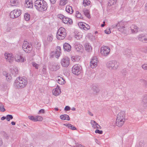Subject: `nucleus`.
I'll return each instance as SVG.
<instances>
[{
  "mask_svg": "<svg viewBox=\"0 0 147 147\" xmlns=\"http://www.w3.org/2000/svg\"><path fill=\"white\" fill-rule=\"evenodd\" d=\"M125 112L121 111L118 114L116 120V125L120 127L123 125L125 120Z\"/></svg>",
  "mask_w": 147,
  "mask_h": 147,
  "instance_id": "1",
  "label": "nucleus"
},
{
  "mask_svg": "<svg viewBox=\"0 0 147 147\" xmlns=\"http://www.w3.org/2000/svg\"><path fill=\"white\" fill-rule=\"evenodd\" d=\"M27 81L24 78H17L15 80L14 85L18 88L24 87L27 84Z\"/></svg>",
  "mask_w": 147,
  "mask_h": 147,
  "instance_id": "2",
  "label": "nucleus"
},
{
  "mask_svg": "<svg viewBox=\"0 0 147 147\" xmlns=\"http://www.w3.org/2000/svg\"><path fill=\"white\" fill-rule=\"evenodd\" d=\"M34 7L36 9H47L48 6L45 1L37 0L35 1Z\"/></svg>",
  "mask_w": 147,
  "mask_h": 147,
  "instance_id": "3",
  "label": "nucleus"
},
{
  "mask_svg": "<svg viewBox=\"0 0 147 147\" xmlns=\"http://www.w3.org/2000/svg\"><path fill=\"white\" fill-rule=\"evenodd\" d=\"M67 35L65 29L63 27L60 28L58 29L57 34V38L59 40L64 39Z\"/></svg>",
  "mask_w": 147,
  "mask_h": 147,
  "instance_id": "4",
  "label": "nucleus"
},
{
  "mask_svg": "<svg viewBox=\"0 0 147 147\" xmlns=\"http://www.w3.org/2000/svg\"><path fill=\"white\" fill-rule=\"evenodd\" d=\"M22 48L24 51L27 53H30L32 50V46L31 44L26 41L24 42Z\"/></svg>",
  "mask_w": 147,
  "mask_h": 147,
  "instance_id": "5",
  "label": "nucleus"
},
{
  "mask_svg": "<svg viewBox=\"0 0 147 147\" xmlns=\"http://www.w3.org/2000/svg\"><path fill=\"white\" fill-rule=\"evenodd\" d=\"M61 53V48L60 47H57L56 49L51 53V56L52 57L58 58Z\"/></svg>",
  "mask_w": 147,
  "mask_h": 147,
  "instance_id": "6",
  "label": "nucleus"
},
{
  "mask_svg": "<svg viewBox=\"0 0 147 147\" xmlns=\"http://www.w3.org/2000/svg\"><path fill=\"white\" fill-rule=\"evenodd\" d=\"M59 18L62 20L63 22L65 24L71 25L73 24V22L70 18L65 17L63 15L60 14L59 16Z\"/></svg>",
  "mask_w": 147,
  "mask_h": 147,
  "instance_id": "7",
  "label": "nucleus"
},
{
  "mask_svg": "<svg viewBox=\"0 0 147 147\" xmlns=\"http://www.w3.org/2000/svg\"><path fill=\"white\" fill-rule=\"evenodd\" d=\"M72 71L73 73L78 75L81 72V67L78 64L75 65L72 68Z\"/></svg>",
  "mask_w": 147,
  "mask_h": 147,
  "instance_id": "8",
  "label": "nucleus"
},
{
  "mask_svg": "<svg viewBox=\"0 0 147 147\" xmlns=\"http://www.w3.org/2000/svg\"><path fill=\"white\" fill-rule=\"evenodd\" d=\"M110 51L109 47L107 46H102L101 47L100 52L102 55L106 56L109 54Z\"/></svg>",
  "mask_w": 147,
  "mask_h": 147,
  "instance_id": "9",
  "label": "nucleus"
},
{
  "mask_svg": "<svg viewBox=\"0 0 147 147\" xmlns=\"http://www.w3.org/2000/svg\"><path fill=\"white\" fill-rule=\"evenodd\" d=\"M61 64L62 66L63 67H68L70 64L69 58L67 57H64L61 60Z\"/></svg>",
  "mask_w": 147,
  "mask_h": 147,
  "instance_id": "10",
  "label": "nucleus"
},
{
  "mask_svg": "<svg viewBox=\"0 0 147 147\" xmlns=\"http://www.w3.org/2000/svg\"><path fill=\"white\" fill-rule=\"evenodd\" d=\"M4 56L6 61L10 63H12L14 60V57L11 53H5L4 54Z\"/></svg>",
  "mask_w": 147,
  "mask_h": 147,
  "instance_id": "11",
  "label": "nucleus"
},
{
  "mask_svg": "<svg viewBox=\"0 0 147 147\" xmlns=\"http://www.w3.org/2000/svg\"><path fill=\"white\" fill-rule=\"evenodd\" d=\"M119 63L115 61H111L107 64V66L109 69H116L118 67Z\"/></svg>",
  "mask_w": 147,
  "mask_h": 147,
  "instance_id": "12",
  "label": "nucleus"
},
{
  "mask_svg": "<svg viewBox=\"0 0 147 147\" xmlns=\"http://www.w3.org/2000/svg\"><path fill=\"white\" fill-rule=\"evenodd\" d=\"M21 14L20 10H13L10 13L11 18H14L20 16Z\"/></svg>",
  "mask_w": 147,
  "mask_h": 147,
  "instance_id": "13",
  "label": "nucleus"
},
{
  "mask_svg": "<svg viewBox=\"0 0 147 147\" xmlns=\"http://www.w3.org/2000/svg\"><path fill=\"white\" fill-rule=\"evenodd\" d=\"M78 25L81 29L85 31L88 30L90 29V27L89 25L84 22H79L78 23Z\"/></svg>",
  "mask_w": 147,
  "mask_h": 147,
  "instance_id": "14",
  "label": "nucleus"
},
{
  "mask_svg": "<svg viewBox=\"0 0 147 147\" xmlns=\"http://www.w3.org/2000/svg\"><path fill=\"white\" fill-rule=\"evenodd\" d=\"M98 61L96 57H93L90 63V65L92 68H94L97 65Z\"/></svg>",
  "mask_w": 147,
  "mask_h": 147,
  "instance_id": "15",
  "label": "nucleus"
},
{
  "mask_svg": "<svg viewBox=\"0 0 147 147\" xmlns=\"http://www.w3.org/2000/svg\"><path fill=\"white\" fill-rule=\"evenodd\" d=\"M84 49L88 53H90L92 51V47L89 43H85L84 45Z\"/></svg>",
  "mask_w": 147,
  "mask_h": 147,
  "instance_id": "16",
  "label": "nucleus"
},
{
  "mask_svg": "<svg viewBox=\"0 0 147 147\" xmlns=\"http://www.w3.org/2000/svg\"><path fill=\"white\" fill-rule=\"evenodd\" d=\"M138 40L147 43V34H140L138 36Z\"/></svg>",
  "mask_w": 147,
  "mask_h": 147,
  "instance_id": "17",
  "label": "nucleus"
},
{
  "mask_svg": "<svg viewBox=\"0 0 147 147\" xmlns=\"http://www.w3.org/2000/svg\"><path fill=\"white\" fill-rule=\"evenodd\" d=\"M25 2L24 6L26 8L32 9L33 8L32 0H26Z\"/></svg>",
  "mask_w": 147,
  "mask_h": 147,
  "instance_id": "18",
  "label": "nucleus"
},
{
  "mask_svg": "<svg viewBox=\"0 0 147 147\" xmlns=\"http://www.w3.org/2000/svg\"><path fill=\"white\" fill-rule=\"evenodd\" d=\"M52 93L55 96H57L59 95L61 93L59 87L57 86L53 90Z\"/></svg>",
  "mask_w": 147,
  "mask_h": 147,
  "instance_id": "19",
  "label": "nucleus"
},
{
  "mask_svg": "<svg viewBox=\"0 0 147 147\" xmlns=\"http://www.w3.org/2000/svg\"><path fill=\"white\" fill-rule=\"evenodd\" d=\"M74 36L75 38L77 39L80 40L83 37V34L81 32L76 31L75 32Z\"/></svg>",
  "mask_w": 147,
  "mask_h": 147,
  "instance_id": "20",
  "label": "nucleus"
},
{
  "mask_svg": "<svg viewBox=\"0 0 147 147\" xmlns=\"http://www.w3.org/2000/svg\"><path fill=\"white\" fill-rule=\"evenodd\" d=\"M141 102L144 107H147V95H144L143 96Z\"/></svg>",
  "mask_w": 147,
  "mask_h": 147,
  "instance_id": "21",
  "label": "nucleus"
},
{
  "mask_svg": "<svg viewBox=\"0 0 147 147\" xmlns=\"http://www.w3.org/2000/svg\"><path fill=\"white\" fill-rule=\"evenodd\" d=\"M15 59L17 62H22L25 60V59L20 55H17L16 56Z\"/></svg>",
  "mask_w": 147,
  "mask_h": 147,
  "instance_id": "22",
  "label": "nucleus"
},
{
  "mask_svg": "<svg viewBox=\"0 0 147 147\" xmlns=\"http://www.w3.org/2000/svg\"><path fill=\"white\" fill-rule=\"evenodd\" d=\"M91 123L92 127L94 128L99 129L101 128L100 126L98 124L94 121L92 120L91 121Z\"/></svg>",
  "mask_w": 147,
  "mask_h": 147,
  "instance_id": "23",
  "label": "nucleus"
},
{
  "mask_svg": "<svg viewBox=\"0 0 147 147\" xmlns=\"http://www.w3.org/2000/svg\"><path fill=\"white\" fill-rule=\"evenodd\" d=\"M56 80L58 83L60 84H64L65 83V81L64 79L60 76H58Z\"/></svg>",
  "mask_w": 147,
  "mask_h": 147,
  "instance_id": "24",
  "label": "nucleus"
},
{
  "mask_svg": "<svg viewBox=\"0 0 147 147\" xmlns=\"http://www.w3.org/2000/svg\"><path fill=\"white\" fill-rule=\"evenodd\" d=\"M132 33H135L138 32V28L136 26L132 25L130 27Z\"/></svg>",
  "mask_w": 147,
  "mask_h": 147,
  "instance_id": "25",
  "label": "nucleus"
},
{
  "mask_svg": "<svg viewBox=\"0 0 147 147\" xmlns=\"http://www.w3.org/2000/svg\"><path fill=\"white\" fill-rule=\"evenodd\" d=\"M19 4L17 0H10V5L12 6H17Z\"/></svg>",
  "mask_w": 147,
  "mask_h": 147,
  "instance_id": "26",
  "label": "nucleus"
},
{
  "mask_svg": "<svg viewBox=\"0 0 147 147\" xmlns=\"http://www.w3.org/2000/svg\"><path fill=\"white\" fill-rule=\"evenodd\" d=\"M64 49L67 51H69L71 50V47L70 45L68 43H65L63 45Z\"/></svg>",
  "mask_w": 147,
  "mask_h": 147,
  "instance_id": "27",
  "label": "nucleus"
},
{
  "mask_svg": "<svg viewBox=\"0 0 147 147\" xmlns=\"http://www.w3.org/2000/svg\"><path fill=\"white\" fill-rule=\"evenodd\" d=\"M60 118L61 119L63 120H69V117L68 115H60Z\"/></svg>",
  "mask_w": 147,
  "mask_h": 147,
  "instance_id": "28",
  "label": "nucleus"
},
{
  "mask_svg": "<svg viewBox=\"0 0 147 147\" xmlns=\"http://www.w3.org/2000/svg\"><path fill=\"white\" fill-rule=\"evenodd\" d=\"M75 47L76 51H81L83 49L82 46L81 45H76Z\"/></svg>",
  "mask_w": 147,
  "mask_h": 147,
  "instance_id": "29",
  "label": "nucleus"
},
{
  "mask_svg": "<svg viewBox=\"0 0 147 147\" xmlns=\"http://www.w3.org/2000/svg\"><path fill=\"white\" fill-rule=\"evenodd\" d=\"M71 60L74 62L77 61L79 60L80 58L77 56H72L71 57Z\"/></svg>",
  "mask_w": 147,
  "mask_h": 147,
  "instance_id": "30",
  "label": "nucleus"
},
{
  "mask_svg": "<svg viewBox=\"0 0 147 147\" xmlns=\"http://www.w3.org/2000/svg\"><path fill=\"white\" fill-rule=\"evenodd\" d=\"M84 14L88 18H90V12L88 10H84L83 11Z\"/></svg>",
  "mask_w": 147,
  "mask_h": 147,
  "instance_id": "31",
  "label": "nucleus"
},
{
  "mask_svg": "<svg viewBox=\"0 0 147 147\" xmlns=\"http://www.w3.org/2000/svg\"><path fill=\"white\" fill-rule=\"evenodd\" d=\"M67 3V0H60L59 3V5L63 6L66 4Z\"/></svg>",
  "mask_w": 147,
  "mask_h": 147,
  "instance_id": "32",
  "label": "nucleus"
},
{
  "mask_svg": "<svg viewBox=\"0 0 147 147\" xmlns=\"http://www.w3.org/2000/svg\"><path fill=\"white\" fill-rule=\"evenodd\" d=\"M90 3V2L89 0H84L83 5L84 6L86 7L89 5Z\"/></svg>",
  "mask_w": 147,
  "mask_h": 147,
  "instance_id": "33",
  "label": "nucleus"
},
{
  "mask_svg": "<svg viewBox=\"0 0 147 147\" xmlns=\"http://www.w3.org/2000/svg\"><path fill=\"white\" fill-rule=\"evenodd\" d=\"M117 0H109L108 3V5L109 6L113 5L116 3Z\"/></svg>",
  "mask_w": 147,
  "mask_h": 147,
  "instance_id": "34",
  "label": "nucleus"
},
{
  "mask_svg": "<svg viewBox=\"0 0 147 147\" xmlns=\"http://www.w3.org/2000/svg\"><path fill=\"white\" fill-rule=\"evenodd\" d=\"M24 17L25 20L26 21H28L30 18V15L27 13L25 14Z\"/></svg>",
  "mask_w": 147,
  "mask_h": 147,
  "instance_id": "35",
  "label": "nucleus"
},
{
  "mask_svg": "<svg viewBox=\"0 0 147 147\" xmlns=\"http://www.w3.org/2000/svg\"><path fill=\"white\" fill-rule=\"evenodd\" d=\"M120 27L118 28L119 30L121 32H123L125 30V27L122 24H120Z\"/></svg>",
  "mask_w": 147,
  "mask_h": 147,
  "instance_id": "36",
  "label": "nucleus"
},
{
  "mask_svg": "<svg viewBox=\"0 0 147 147\" xmlns=\"http://www.w3.org/2000/svg\"><path fill=\"white\" fill-rule=\"evenodd\" d=\"M35 121H41L43 120V118L42 117L40 116H37L35 117Z\"/></svg>",
  "mask_w": 147,
  "mask_h": 147,
  "instance_id": "37",
  "label": "nucleus"
},
{
  "mask_svg": "<svg viewBox=\"0 0 147 147\" xmlns=\"http://www.w3.org/2000/svg\"><path fill=\"white\" fill-rule=\"evenodd\" d=\"M5 111L3 105L1 102H0V111L2 112H4Z\"/></svg>",
  "mask_w": 147,
  "mask_h": 147,
  "instance_id": "38",
  "label": "nucleus"
},
{
  "mask_svg": "<svg viewBox=\"0 0 147 147\" xmlns=\"http://www.w3.org/2000/svg\"><path fill=\"white\" fill-rule=\"evenodd\" d=\"M76 17L78 18H82V15L78 11H76Z\"/></svg>",
  "mask_w": 147,
  "mask_h": 147,
  "instance_id": "39",
  "label": "nucleus"
},
{
  "mask_svg": "<svg viewBox=\"0 0 147 147\" xmlns=\"http://www.w3.org/2000/svg\"><path fill=\"white\" fill-rule=\"evenodd\" d=\"M6 77V79L8 81H9L12 79V77L10 74L9 73H7L6 75L5 76Z\"/></svg>",
  "mask_w": 147,
  "mask_h": 147,
  "instance_id": "40",
  "label": "nucleus"
},
{
  "mask_svg": "<svg viewBox=\"0 0 147 147\" xmlns=\"http://www.w3.org/2000/svg\"><path fill=\"white\" fill-rule=\"evenodd\" d=\"M13 118V117L12 115H7L6 117V119L8 121H9L10 119H12Z\"/></svg>",
  "mask_w": 147,
  "mask_h": 147,
  "instance_id": "41",
  "label": "nucleus"
},
{
  "mask_svg": "<svg viewBox=\"0 0 147 147\" xmlns=\"http://www.w3.org/2000/svg\"><path fill=\"white\" fill-rule=\"evenodd\" d=\"M144 145V142L143 141H141L138 145V147H143Z\"/></svg>",
  "mask_w": 147,
  "mask_h": 147,
  "instance_id": "42",
  "label": "nucleus"
},
{
  "mask_svg": "<svg viewBox=\"0 0 147 147\" xmlns=\"http://www.w3.org/2000/svg\"><path fill=\"white\" fill-rule=\"evenodd\" d=\"M28 118L30 120L35 121V117H34L33 116H30L28 117Z\"/></svg>",
  "mask_w": 147,
  "mask_h": 147,
  "instance_id": "43",
  "label": "nucleus"
},
{
  "mask_svg": "<svg viewBox=\"0 0 147 147\" xmlns=\"http://www.w3.org/2000/svg\"><path fill=\"white\" fill-rule=\"evenodd\" d=\"M32 65L33 67H35L36 69H38V67H39V65L37 64H36V63L33 62L32 63Z\"/></svg>",
  "mask_w": 147,
  "mask_h": 147,
  "instance_id": "44",
  "label": "nucleus"
},
{
  "mask_svg": "<svg viewBox=\"0 0 147 147\" xmlns=\"http://www.w3.org/2000/svg\"><path fill=\"white\" fill-rule=\"evenodd\" d=\"M18 71V70L17 69L15 68L11 71V73L13 74H17Z\"/></svg>",
  "mask_w": 147,
  "mask_h": 147,
  "instance_id": "45",
  "label": "nucleus"
},
{
  "mask_svg": "<svg viewBox=\"0 0 147 147\" xmlns=\"http://www.w3.org/2000/svg\"><path fill=\"white\" fill-rule=\"evenodd\" d=\"M105 33L107 34H109L111 32L110 29L107 28L105 31Z\"/></svg>",
  "mask_w": 147,
  "mask_h": 147,
  "instance_id": "46",
  "label": "nucleus"
},
{
  "mask_svg": "<svg viewBox=\"0 0 147 147\" xmlns=\"http://www.w3.org/2000/svg\"><path fill=\"white\" fill-rule=\"evenodd\" d=\"M142 67L144 70H147V64H144L142 65Z\"/></svg>",
  "mask_w": 147,
  "mask_h": 147,
  "instance_id": "47",
  "label": "nucleus"
},
{
  "mask_svg": "<svg viewBox=\"0 0 147 147\" xmlns=\"http://www.w3.org/2000/svg\"><path fill=\"white\" fill-rule=\"evenodd\" d=\"M96 133H98L99 134H102L103 131L102 130H100L98 129H96L95 131Z\"/></svg>",
  "mask_w": 147,
  "mask_h": 147,
  "instance_id": "48",
  "label": "nucleus"
},
{
  "mask_svg": "<svg viewBox=\"0 0 147 147\" xmlns=\"http://www.w3.org/2000/svg\"><path fill=\"white\" fill-rule=\"evenodd\" d=\"M66 11L68 14H72L74 12L73 10H66Z\"/></svg>",
  "mask_w": 147,
  "mask_h": 147,
  "instance_id": "49",
  "label": "nucleus"
},
{
  "mask_svg": "<svg viewBox=\"0 0 147 147\" xmlns=\"http://www.w3.org/2000/svg\"><path fill=\"white\" fill-rule=\"evenodd\" d=\"M64 125L69 129L70 127H71V125L69 123L64 124Z\"/></svg>",
  "mask_w": 147,
  "mask_h": 147,
  "instance_id": "50",
  "label": "nucleus"
},
{
  "mask_svg": "<svg viewBox=\"0 0 147 147\" xmlns=\"http://www.w3.org/2000/svg\"><path fill=\"white\" fill-rule=\"evenodd\" d=\"M53 39V36H49L48 37L47 39L49 41H51Z\"/></svg>",
  "mask_w": 147,
  "mask_h": 147,
  "instance_id": "51",
  "label": "nucleus"
},
{
  "mask_svg": "<svg viewBox=\"0 0 147 147\" xmlns=\"http://www.w3.org/2000/svg\"><path fill=\"white\" fill-rule=\"evenodd\" d=\"M65 9H72V7L69 5H67L66 6Z\"/></svg>",
  "mask_w": 147,
  "mask_h": 147,
  "instance_id": "52",
  "label": "nucleus"
},
{
  "mask_svg": "<svg viewBox=\"0 0 147 147\" xmlns=\"http://www.w3.org/2000/svg\"><path fill=\"white\" fill-rule=\"evenodd\" d=\"M70 107L68 106H66L65 107V110L66 111H68L70 110Z\"/></svg>",
  "mask_w": 147,
  "mask_h": 147,
  "instance_id": "53",
  "label": "nucleus"
},
{
  "mask_svg": "<svg viewBox=\"0 0 147 147\" xmlns=\"http://www.w3.org/2000/svg\"><path fill=\"white\" fill-rule=\"evenodd\" d=\"M45 113V111H44V109H41V110H40L39 111L38 113L39 114L40 113Z\"/></svg>",
  "mask_w": 147,
  "mask_h": 147,
  "instance_id": "54",
  "label": "nucleus"
},
{
  "mask_svg": "<svg viewBox=\"0 0 147 147\" xmlns=\"http://www.w3.org/2000/svg\"><path fill=\"white\" fill-rule=\"evenodd\" d=\"M51 3L53 4H55L56 2V1H57V0H49Z\"/></svg>",
  "mask_w": 147,
  "mask_h": 147,
  "instance_id": "55",
  "label": "nucleus"
},
{
  "mask_svg": "<svg viewBox=\"0 0 147 147\" xmlns=\"http://www.w3.org/2000/svg\"><path fill=\"white\" fill-rule=\"evenodd\" d=\"M70 129L73 130H75L76 129V128L75 127H74V126L71 125V127H70Z\"/></svg>",
  "mask_w": 147,
  "mask_h": 147,
  "instance_id": "56",
  "label": "nucleus"
},
{
  "mask_svg": "<svg viewBox=\"0 0 147 147\" xmlns=\"http://www.w3.org/2000/svg\"><path fill=\"white\" fill-rule=\"evenodd\" d=\"M142 51L146 53H147V47H146L144 49L142 50Z\"/></svg>",
  "mask_w": 147,
  "mask_h": 147,
  "instance_id": "57",
  "label": "nucleus"
},
{
  "mask_svg": "<svg viewBox=\"0 0 147 147\" xmlns=\"http://www.w3.org/2000/svg\"><path fill=\"white\" fill-rule=\"evenodd\" d=\"M141 81L143 83H145V84H147V82L144 80H141Z\"/></svg>",
  "mask_w": 147,
  "mask_h": 147,
  "instance_id": "58",
  "label": "nucleus"
},
{
  "mask_svg": "<svg viewBox=\"0 0 147 147\" xmlns=\"http://www.w3.org/2000/svg\"><path fill=\"white\" fill-rule=\"evenodd\" d=\"M105 21L103 22V24L101 25V26L102 27H104L105 25Z\"/></svg>",
  "mask_w": 147,
  "mask_h": 147,
  "instance_id": "59",
  "label": "nucleus"
},
{
  "mask_svg": "<svg viewBox=\"0 0 147 147\" xmlns=\"http://www.w3.org/2000/svg\"><path fill=\"white\" fill-rule=\"evenodd\" d=\"M5 119H6V117H3L1 118V119L2 120H3Z\"/></svg>",
  "mask_w": 147,
  "mask_h": 147,
  "instance_id": "60",
  "label": "nucleus"
},
{
  "mask_svg": "<svg viewBox=\"0 0 147 147\" xmlns=\"http://www.w3.org/2000/svg\"><path fill=\"white\" fill-rule=\"evenodd\" d=\"M11 124L13 125H15L16 123L15 122L12 121L11 122Z\"/></svg>",
  "mask_w": 147,
  "mask_h": 147,
  "instance_id": "61",
  "label": "nucleus"
},
{
  "mask_svg": "<svg viewBox=\"0 0 147 147\" xmlns=\"http://www.w3.org/2000/svg\"><path fill=\"white\" fill-rule=\"evenodd\" d=\"M131 137H132L131 140V142H133V137H134L132 136H131Z\"/></svg>",
  "mask_w": 147,
  "mask_h": 147,
  "instance_id": "62",
  "label": "nucleus"
},
{
  "mask_svg": "<svg viewBox=\"0 0 147 147\" xmlns=\"http://www.w3.org/2000/svg\"><path fill=\"white\" fill-rule=\"evenodd\" d=\"M145 8L146 9H147V3L145 5Z\"/></svg>",
  "mask_w": 147,
  "mask_h": 147,
  "instance_id": "63",
  "label": "nucleus"
},
{
  "mask_svg": "<svg viewBox=\"0 0 147 147\" xmlns=\"http://www.w3.org/2000/svg\"><path fill=\"white\" fill-rule=\"evenodd\" d=\"M55 109L56 111H58V109L57 108H55Z\"/></svg>",
  "mask_w": 147,
  "mask_h": 147,
  "instance_id": "64",
  "label": "nucleus"
}]
</instances>
